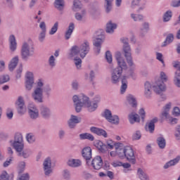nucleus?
<instances>
[{
	"mask_svg": "<svg viewBox=\"0 0 180 180\" xmlns=\"http://www.w3.org/2000/svg\"><path fill=\"white\" fill-rule=\"evenodd\" d=\"M72 101L75 105V110L77 113H79L82 110L83 106L87 108L89 112H95L98 109V105L93 103L89 101V97L84 94H80L79 96L75 95L72 97Z\"/></svg>",
	"mask_w": 180,
	"mask_h": 180,
	"instance_id": "1",
	"label": "nucleus"
},
{
	"mask_svg": "<svg viewBox=\"0 0 180 180\" xmlns=\"http://www.w3.org/2000/svg\"><path fill=\"white\" fill-rule=\"evenodd\" d=\"M115 60H117L118 66L111 73V82L114 84L120 82L122 74H123V70H127V63H126L124 58L122 57V53H115Z\"/></svg>",
	"mask_w": 180,
	"mask_h": 180,
	"instance_id": "2",
	"label": "nucleus"
},
{
	"mask_svg": "<svg viewBox=\"0 0 180 180\" xmlns=\"http://www.w3.org/2000/svg\"><path fill=\"white\" fill-rule=\"evenodd\" d=\"M44 83L41 79H39L37 84V87L34 89L31 94L32 99L37 103H43L44 101L43 100V86Z\"/></svg>",
	"mask_w": 180,
	"mask_h": 180,
	"instance_id": "3",
	"label": "nucleus"
},
{
	"mask_svg": "<svg viewBox=\"0 0 180 180\" xmlns=\"http://www.w3.org/2000/svg\"><path fill=\"white\" fill-rule=\"evenodd\" d=\"M121 41L123 43L124 56L128 65L129 67H134V62H133V58L131 57V48H130V45L129 44V39L122 38L121 39Z\"/></svg>",
	"mask_w": 180,
	"mask_h": 180,
	"instance_id": "4",
	"label": "nucleus"
},
{
	"mask_svg": "<svg viewBox=\"0 0 180 180\" xmlns=\"http://www.w3.org/2000/svg\"><path fill=\"white\" fill-rule=\"evenodd\" d=\"M34 53V48L30 46L27 42H24L22 45L20 50V56L22 60L24 61H27L29 57H32Z\"/></svg>",
	"mask_w": 180,
	"mask_h": 180,
	"instance_id": "5",
	"label": "nucleus"
},
{
	"mask_svg": "<svg viewBox=\"0 0 180 180\" xmlns=\"http://www.w3.org/2000/svg\"><path fill=\"white\" fill-rule=\"evenodd\" d=\"M13 146L14 147L17 153H20V151H23V148H25V145L23 144V136L21 135V134H15Z\"/></svg>",
	"mask_w": 180,
	"mask_h": 180,
	"instance_id": "6",
	"label": "nucleus"
},
{
	"mask_svg": "<svg viewBox=\"0 0 180 180\" xmlns=\"http://www.w3.org/2000/svg\"><path fill=\"white\" fill-rule=\"evenodd\" d=\"M124 157L127 159L129 162L131 164H136V155L134 154V150L133 148H131L129 146H126L125 147V151H124Z\"/></svg>",
	"mask_w": 180,
	"mask_h": 180,
	"instance_id": "7",
	"label": "nucleus"
},
{
	"mask_svg": "<svg viewBox=\"0 0 180 180\" xmlns=\"http://www.w3.org/2000/svg\"><path fill=\"white\" fill-rule=\"evenodd\" d=\"M104 40L105 35L103 32H101L100 34H98L97 37L94 40L93 44L94 47H96V53H97V54L101 53V48Z\"/></svg>",
	"mask_w": 180,
	"mask_h": 180,
	"instance_id": "8",
	"label": "nucleus"
},
{
	"mask_svg": "<svg viewBox=\"0 0 180 180\" xmlns=\"http://www.w3.org/2000/svg\"><path fill=\"white\" fill-rule=\"evenodd\" d=\"M103 116L109 123L112 124H117L119 123V117L117 115H112V112L109 110H105Z\"/></svg>",
	"mask_w": 180,
	"mask_h": 180,
	"instance_id": "9",
	"label": "nucleus"
},
{
	"mask_svg": "<svg viewBox=\"0 0 180 180\" xmlns=\"http://www.w3.org/2000/svg\"><path fill=\"white\" fill-rule=\"evenodd\" d=\"M39 114L42 119H50L51 117V109L45 105H41L39 107Z\"/></svg>",
	"mask_w": 180,
	"mask_h": 180,
	"instance_id": "10",
	"label": "nucleus"
},
{
	"mask_svg": "<svg viewBox=\"0 0 180 180\" xmlns=\"http://www.w3.org/2000/svg\"><path fill=\"white\" fill-rule=\"evenodd\" d=\"M43 168L44 174L46 176H50V174H53V169H51V159L46 158L43 162Z\"/></svg>",
	"mask_w": 180,
	"mask_h": 180,
	"instance_id": "11",
	"label": "nucleus"
},
{
	"mask_svg": "<svg viewBox=\"0 0 180 180\" xmlns=\"http://www.w3.org/2000/svg\"><path fill=\"white\" fill-rule=\"evenodd\" d=\"M79 49L80 50V57L82 58H85L86 54H88V53H89V51L91 50V47L89 46V42L85 40L84 43L80 45Z\"/></svg>",
	"mask_w": 180,
	"mask_h": 180,
	"instance_id": "12",
	"label": "nucleus"
},
{
	"mask_svg": "<svg viewBox=\"0 0 180 180\" xmlns=\"http://www.w3.org/2000/svg\"><path fill=\"white\" fill-rule=\"evenodd\" d=\"M91 167H93L94 169H96L99 171L101 168L103 166V160H102V157L100 155H97L91 161Z\"/></svg>",
	"mask_w": 180,
	"mask_h": 180,
	"instance_id": "13",
	"label": "nucleus"
},
{
	"mask_svg": "<svg viewBox=\"0 0 180 180\" xmlns=\"http://www.w3.org/2000/svg\"><path fill=\"white\" fill-rule=\"evenodd\" d=\"M94 146L98 148V151L102 154H105L106 155H109V152H108V146L101 141L96 140L94 141Z\"/></svg>",
	"mask_w": 180,
	"mask_h": 180,
	"instance_id": "14",
	"label": "nucleus"
},
{
	"mask_svg": "<svg viewBox=\"0 0 180 180\" xmlns=\"http://www.w3.org/2000/svg\"><path fill=\"white\" fill-rule=\"evenodd\" d=\"M33 84H34L33 73L32 72H28L26 74L25 81V88L27 91H32V88H33Z\"/></svg>",
	"mask_w": 180,
	"mask_h": 180,
	"instance_id": "15",
	"label": "nucleus"
},
{
	"mask_svg": "<svg viewBox=\"0 0 180 180\" xmlns=\"http://www.w3.org/2000/svg\"><path fill=\"white\" fill-rule=\"evenodd\" d=\"M28 113L31 119L36 120L39 117V110L33 103H30L28 105Z\"/></svg>",
	"mask_w": 180,
	"mask_h": 180,
	"instance_id": "16",
	"label": "nucleus"
},
{
	"mask_svg": "<svg viewBox=\"0 0 180 180\" xmlns=\"http://www.w3.org/2000/svg\"><path fill=\"white\" fill-rule=\"evenodd\" d=\"M153 91L155 92V94H158V95H161L162 92H165L166 87L165 84H164V82L161 80H158L156 82L155 84L153 86Z\"/></svg>",
	"mask_w": 180,
	"mask_h": 180,
	"instance_id": "17",
	"label": "nucleus"
},
{
	"mask_svg": "<svg viewBox=\"0 0 180 180\" xmlns=\"http://www.w3.org/2000/svg\"><path fill=\"white\" fill-rule=\"evenodd\" d=\"M78 123H81V117L72 115L68 121V124L70 129H75Z\"/></svg>",
	"mask_w": 180,
	"mask_h": 180,
	"instance_id": "18",
	"label": "nucleus"
},
{
	"mask_svg": "<svg viewBox=\"0 0 180 180\" xmlns=\"http://www.w3.org/2000/svg\"><path fill=\"white\" fill-rule=\"evenodd\" d=\"M158 122V117H154L149 122L146 124V131H149V133H154V130H155V123Z\"/></svg>",
	"mask_w": 180,
	"mask_h": 180,
	"instance_id": "19",
	"label": "nucleus"
},
{
	"mask_svg": "<svg viewBox=\"0 0 180 180\" xmlns=\"http://www.w3.org/2000/svg\"><path fill=\"white\" fill-rule=\"evenodd\" d=\"M82 155L86 161H89L92 158V149L91 147L87 146L82 150Z\"/></svg>",
	"mask_w": 180,
	"mask_h": 180,
	"instance_id": "20",
	"label": "nucleus"
},
{
	"mask_svg": "<svg viewBox=\"0 0 180 180\" xmlns=\"http://www.w3.org/2000/svg\"><path fill=\"white\" fill-rule=\"evenodd\" d=\"M90 131H91V133H94V134H97V136H103V137H104L105 139L108 137V133H106V131L101 128L91 127L90 128Z\"/></svg>",
	"mask_w": 180,
	"mask_h": 180,
	"instance_id": "21",
	"label": "nucleus"
},
{
	"mask_svg": "<svg viewBox=\"0 0 180 180\" xmlns=\"http://www.w3.org/2000/svg\"><path fill=\"white\" fill-rule=\"evenodd\" d=\"M171 109V103H169L165 105V108H163V110L160 114V117L162 120L164 119H169V110Z\"/></svg>",
	"mask_w": 180,
	"mask_h": 180,
	"instance_id": "22",
	"label": "nucleus"
},
{
	"mask_svg": "<svg viewBox=\"0 0 180 180\" xmlns=\"http://www.w3.org/2000/svg\"><path fill=\"white\" fill-rule=\"evenodd\" d=\"M67 165L72 168H78L82 165V162L79 159H69Z\"/></svg>",
	"mask_w": 180,
	"mask_h": 180,
	"instance_id": "23",
	"label": "nucleus"
},
{
	"mask_svg": "<svg viewBox=\"0 0 180 180\" xmlns=\"http://www.w3.org/2000/svg\"><path fill=\"white\" fill-rule=\"evenodd\" d=\"M127 79H129V76H126L124 75L122 77V85L120 87V93L122 94H124V92H126V90L127 89V84H129V82H127Z\"/></svg>",
	"mask_w": 180,
	"mask_h": 180,
	"instance_id": "24",
	"label": "nucleus"
},
{
	"mask_svg": "<svg viewBox=\"0 0 180 180\" xmlns=\"http://www.w3.org/2000/svg\"><path fill=\"white\" fill-rule=\"evenodd\" d=\"M129 121L131 124H134V123H140V115L136 112H131L129 115Z\"/></svg>",
	"mask_w": 180,
	"mask_h": 180,
	"instance_id": "25",
	"label": "nucleus"
},
{
	"mask_svg": "<svg viewBox=\"0 0 180 180\" xmlns=\"http://www.w3.org/2000/svg\"><path fill=\"white\" fill-rule=\"evenodd\" d=\"M116 154H117L121 158L124 157L125 148H123V144L118 143L115 144Z\"/></svg>",
	"mask_w": 180,
	"mask_h": 180,
	"instance_id": "26",
	"label": "nucleus"
},
{
	"mask_svg": "<svg viewBox=\"0 0 180 180\" xmlns=\"http://www.w3.org/2000/svg\"><path fill=\"white\" fill-rule=\"evenodd\" d=\"M9 43L11 51H16V49L18 48V43H16V38L15 37V35H11L9 37Z\"/></svg>",
	"mask_w": 180,
	"mask_h": 180,
	"instance_id": "27",
	"label": "nucleus"
},
{
	"mask_svg": "<svg viewBox=\"0 0 180 180\" xmlns=\"http://www.w3.org/2000/svg\"><path fill=\"white\" fill-rule=\"evenodd\" d=\"M145 96L146 98H150L151 94H153V86L150 82H146L145 83Z\"/></svg>",
	"mask_w": 180,
	"mask_h": 180,
	"instance_id": "28",
	"label": "nucleus"
},
{
	"mask_svg": "<svg viewBox=\"0 0 180 180\" xmlns=\"http://www.w3.org/2000/svg\"><path fill=\"white\" fill-rule=\"evenodd\" d=\"M81 56V51L79 49V47L78 46H74L71 48L70 52L69 53V58H72L73 57H75V56Z\"/></svg>",
	"mask_w": 180,
	"mask_h": 180,
	"instance_id": "29",
	"label": "nucleus"
},
{
	"mask_svg": "<svg viewBox=\"0 0 180 180\" xmlns=\"http://www.w3.org/2000/svg\"><path fill=\"white\" fill-rule=\"evenodd\" d=\"M74 29H75V25L73 22H70L68 29L65 34V40H69L71 37V34H72V32H74Z\"/></svg>",
	"mask_w": 180,
	"mask_h": 180,
	"instance_id": "30",
	"label": "nucleus"
},
{
	"mask_svg": "<svg viewBox=\"0 0 180 180\" xmlns=\"http://www.w3.org/2000/svg\"><path fill=\"white\" fill-rule=\"evenodd\" d=\"M180 157L177 156L174 159L167 162L163 167L165 169H168L169 167H174V165H176L179 162Z\"/></svg>",
	"mask_w": 180,
	"mask_h": 180,
	"instance_id": "31",
	"label": "nucleus"
},
{
	"mask_svg": "<svg viewBox=\"0 0 180 180\" xmlns=\"http://www.w3.org/2000/svg\"><path fill=\"white\" fill-rule=\"evenodd\" d=\"M53 5L54 8L58 11H63L65 6V1L64 0H55Z\"/></svg>",
	"mask_w": 180,
	"mask_h": 180,
	"instance_id": "32",
	"label": "nucleus"
},
{
	"mask_svg": "<svg viewBox=\"0 0 180 180\" xmlns=\"http://www.w3.org/2000/svg\"><path fill=\"white\" fill-rule=\"evenodd\" d=\"M19 63V57L15 56L12 58L10 64L8 65V70L9 71H13L15 68H16V66L18 65V63Z\"/></svg>",
	"mask_w": 180,
	"mask_h": 180,
	"instance_id": "33",
	"label": "nucleus"
},
{
	"mask_svg": "<svg viewBox=\"0 0 180 180\" xmlns=\"http://www.w3.org/2000/svg\"><path fill=\"white\" fill-rule=\"evenodd\" d=\"M117 27V25L116 23L112 22V21H109L106 25V32L107 33H113L115 32V29Z\"/></svg>",
	"mask_w": 180,
	"mask_h": 180,
	"instance_id": "34",
	"label": "nucleus"
},
{
	"mask_svg": "<svg viewBox=\"0 0 180 180\" xmlns=\"http://www.w3.org/2000/svg\"><path fill=\"white\" fill-rule=\"evenodd\" d=\"M79 139L80 140H89V141H94L95 140L94 135L89 133L80 134Z\"/></svg>",
	"mask_w": 180,
	"mask_h": 180,
	"instance_id": "35",
	"label": "nucleus"
},
{
	"mask_svg": "<svg viewBox=\"0 0 180 180\" xmlns=\"http://www.w3.org/2000/svg\"><path fill=\"white\" fill-rule=\"evenodd\" d=\"M127 101L129 102V105L132 106V108H136L137 106V101H136V98L134 96L129 94L127 96Z\"/></svg>",
	"mask_w": 180,
	"mask_h": 180,
	"instance_id": "36",
	"label": "nucleus"
},
{
	"mask_svg": "<svg viewBox=\"0 0 180 180\" xmlns=\"http://www.w3.org/2000/svg\"><path fill=\"white\" fill-rule=\"evenodd\" d=\"M137 175L141 180H150L148 176L146 174V172L143 171L141 168L138 169Z\"/></svg>",
	"mask_w": 180,
	"mask_h": 180,
	"instance_id": "37",
	"label": "nucleus"
},
{
	"mask_svg": "<svg viewBox=\"0 0 180 180\" xmlns=\"http://www.w3.org/2000/svg\"><path fill=\"white\" fill-rule=\"evenodd\" d=\"M157 143L160 148L162 150L165 148V146H167V141L164 137L160 136L157 139Z\"/></svg>",
	"mask_w": 180,
	"mask_h": 180,
	"instance_id": "38",
	"label": "nucleus"
},
{
	"mask_svg": "<svg viewBox=\"0 0 180 180\" xmlns=\"http://www.w3.org/2000/svg\"><path fill=\"white\" fill-rule=\"evenodd\" d=\"M0 180H13V175H9L6 171H3L0 174Z\"/></svg>",
	"mask_w": 180,
	"mask_h": 180,
	"instance_id": "39",
	"label": "nucleus"
},
{
	"mask_svg": "<svg viewBox=\"0 0 180 180\" xmlns=\"http://www.w3.org/2000/svg\"><path fill=\"white\" fill-rule=\"evenodd\" d=\"M172 18V11L171 10H168L167 11H166L162 17L163 19V22H169V20H171V19Z\"/></svg>",
	"mask_w": 180,
	"mask_h": 180,
	"instance_id": "40",
	"label": "nucleus"
},
{
	"mask_svg": "<svg viewBox=\"0 0 180 180\" xmlns=\"http://www.w3.org/2000/svg\"><path fill=\"white\" fill-rule=\"evenodd\" d=\"M174 41V34H169L165 41L163 42L162 47H165L166 46H168V44H170V43H172Z\"/></svg>",
	"mask_w": 180,
	"mask_h": 180,
	"instance_id": "41",
	"label": "nucleus"
},
{
	"mask_svg": "<svg viewBox=\"0 0 180 180\" xmlns=\"http://www.w3.org/2000/svg\"><path fill=\"white\" fill-rule=\"evenodd\" d=\"M79 9H82V4L81 3V1L79 0H74L72 11L76 12V11H78Z\"/></svg>",
	"mask_w": 180,
	"mask_h": 180,
	"instance_id": "42",
	"label": "nucleus"
},
{
	"mask_svg": "<svg viewBox=\"0 0 180 180\" xmlns=\"http://www.w3.org/2000/svg\"><path fill=\"white\" fill-rule=\"evenodd\" d=\"M174 82L177 88H180V73H178V72H175Z\"/></svg>",
	"mask_w": 180,
	"mask_h": 180,
	"instance_id": "43",
	"label": "nucleus"
},
{
	"mask_svg": "<svg viewBox=\"0 0 180 180\" xmlns=\"http://www.w3.org/2000/svg\"><path fill=\"white\" fill-rule=\"evenodd\" d=\"M58 30V22L57 21L54 23L51 30L49 31V34H51V36H53V34H56V33H57Z\"/></svg>",
	"mask_w": 180,
	"mask_h": 180,
	"instance_id": "44",
	"label": "nucleus"
},
{
	"mask_svg": "<svg viewBox=\"0 0 180 180\" xmlns=\"http://www.w3.org/2000/svg\"><path fill=\"white\" fill-rule=\"evenodd\" d=\"M48 64L51 68L56 67V58H54V56L52 55L49 57Z\"/></svg>",
	"mask_w": 180,
	"mask_h": 180,
	"instance_id": "45",
	"label": "nucleus"
},
{
	"mask_svg": "<svg viewBox=\"0 0 180 180\" xmlns=\"http://www.w3.org/2000/svg\"><path fill=\"white\" fill-rule=\"evenodd\" d=\"M11 77H9L8 75H3L0 77V85L2 84H5L6 82H9Z\"/></svg>",
	"mask_w": 180,
	"mask_h": 180,
	"instance_id": "46",
	"label": "nucleus"
},
{
	"mask_svg": "<svg viewBox=\"0 0 180 180\" xmlns=\"http://www.w3.org/2000/svg\"><path fill=\"white\" fill-rule=\"evenodd\" d=\"M105 11L107 13H109L112 11V2L113 0H105Z\"/></svg>",
	"mask_w": 180,
	"mask_h": 180,
	"instance_id": "47",
	"label": "nucleus"
},
{
	"mask_svg": "<svg viewBox=\"0 0 180 180\" xmlns=\"http://www.w3.org/2000/svg\"><path fill=\"white\" fill-rule=\"evenodd\" d=\"M75 65H76V68L77 70H80L81 67L82 65V60L81 58L76 57L74 58Z\"/></svg>",
	"mask_w": 180,
	"mask_h": 180,
	"instance_id": "48",
	"label": "nucleus"
},
{
	"mask_svg": "<svg viewBox=\"0 0 180 180\" xmlns=\"http://www.w3.org/2000/svg\"><path fill=\"white\" fill-rule=\"evenodd\" d=\"M26 139L28 143L30 144H32V143H34L36 141V137H34L33 134H28L26 136Z\"/></svg>",
	"mask_w": 180,
	"mask_h": 180,
	"instance_id": "49",
	"label": "nucleus"
},
{
	"mask_svg": "<svg viewBox=\"0 0 180 180\" xmlns=\"http://www.w3.org/2000/svg\"><path fill=\"white\" fill-rule=\"evenodd\" d=\"M15 105H16L17 108H19L20 106H25V100H23V97L19 96L15 103Z\"/></svg>",
	"mask_w": 180,
	"mask_h": 180,
	"instance_id": "50",
	"label": "nucleus"
},
{
	"mask_svg": "<svg viewBox=\"0 0 180 180\" xmlns=\"http://www.w3.org/2000/svg\"><path fill=\"white\" fill-rule=\"evenodd\" d=\"M131 17L134 19V22H139L140 20H143V15H136V14H131Z\"/></svg>",
	"mask_w": 180,
	"mask_h": 180,
	"instance_id": "51",
	"label": "nucleus"
},
{
	"mask_svg": "<svg viewBox=\"0 0 180 180\" xmlns=\"http://www.w3.org/2000/svg\"><path fill=\"white\" fill-rule=\"evenodd\" d=\"M18 115H25L26 113V105L16 107Z\"/></svg>",
	"mask_w": 180,
	"mask_h": 180,
	"instance_id": "52",
	"label": "nucleus"
},
{
	"mask_svg": "<svg viewBox=\"0 0 180 180\" xmlns=\"http://www.w3.org/2000/svg\"><path fill=\"white\" fill-rule=\"evenodd\" d=\"M42 89L43 92H45L46 96H49L50 94H51V87L50 86V85H46L45 86H44V88H42Z\"/></svg>",
	"mask_w": 180,
	"mask_h": 180,
	"instance_id": "53",
	"label": "nucleus"
},
{
	"mask_svg": "<svg viewBox=\"0 0 180 180\" xmlns=\"http://www.w3.org/2000/svg\"><path fill=\"white\" fill-rule=\"evenodd\" d=\"M18 153V155L20 157H23V158H29V157L30 156V153L27 150H23L22 152L20 151Z\"/></svg>",
	"mask_w": 180,
	"mask_h": 180,
	"instance_id": "54",
	"label": "nucleus"
},
{
	"mask_svg": "<svg viewBox=\"0 0 180 180\" xmlns=\"http://www.w3.org/2000/svg\"><path fill=\"white\" fill-rule=\"evenodd\" d=\"M17 180H30V175H29V173H25L22 175H20Z\"/></svg>",
	"mask_w": 180,
	"mask_h": 180,
	"instance_id": "55",
	"label": "nucleus"
},
{
	"mask_svg": "<svg viewBox=\"0 0 180 180\" xmlns=\"http://www.w3.org/2000/svg\"><path fill=\"white\" fill-rule=\"evenodd\" d=\"M141 139V132L136 131L132 136L133 140H140Z\"/></svg>",
	"mask_w": 180,
	"mask_h": 180,
	"instance_id": "56",
	"label": "nucleus"
},
{
	"mask_svg": "<svg viewBox=\"0 0 180 180\" xmlns=\"http://www.w3.org/2000/svg\"><path fill=\"white\" fill-rule=\"evenodd\" d=\"M105 59L107 60L108 63H109V64L112 63V53H110V51H107L105 52Z\"/></svg>",
	"mask_w": 180,
	"mask_h": 180,
	"instance_id": "57",
	"label": "nucleus"
},
{
	"mask_svg": "<svg viewBox=\"0 0 180 180\" xmlns=\"http://www.w3.org/2000/svg\"><path fill=\"white\" fill-rule=\"evenodd\" d=\"M63 176L65 179L68 180L71 176V174L70 173L68 169H65L63 172Z\"/></svg>",
	"mask_w": 180,
	"mask_h": 180,
	"instance_id": "58",
	"label": "nucleus"
},
{
	"mask_svg": "<svg viewBox=\"0 0 180 180\" xmlns=\"http://www.w3.org/2000/svg\"><path fill=\"white\" fill-rule=\"evenodd\" d=\"M26 167V163L25 162H20L19 165H18V168H19V174H22V172H23V171H25V168Z\"/></svg>",
	"mask_w": 180,
	"mask_h": 180,
	"instance_id": "59",
	"label": "nucleus"
},
{
	"mask_svg": "<svg viewBox=\"0 0 180 180\" xmlns=\"http://www.w3.org/2000/svg\"><path fill=\"white\" fill-rule=\"evenodd\" d=\"M156 58L158 61H160L163 65H165V63L164 62V59H162V53H156Z\"/></svg>",
	"mask_w": 180,
	"mask_h": 180,
	"instance_id": "60",
	"label": "nucleus"
},
{
	"mask_svg": "<svg viewBox=\"0 0 180 180\" xmlns=\"http://www.w3.org/2000/svg\"><path fill=\"white\" fill-rule=\"evenodd\" d=\"M139 113L141 116L142 122H144V119H146V111L143 108H141L139 111Z\"/></svg>",
	"mask_w": 180,
	"mask_h": 180,
	"instance_id": "61",
	"label": "nucleus"
},
{
	"mask_svg": "<svg viewBox=\"0 0 180 180\" xmlns=\"http://www.w3.org/2000/svg\"><path fill=\"white\" fill-rule=\"evenodd\" d=\"M44 39H46V32H41L39 35V41L41 43H43V41H44Z\"/></svg>",
	"mask_w": 180,
	"mask_h": 180,
	"instance_id": "62",
	"label": "nucleus"
},
{
	"mask_svg": "<svg viewBox=\"0 0 180 180\" xmlns=\"http://www.w3.org/2000/svg\"><path fill=\"white\" fill-rule=\"evenodd\" d=\"M175 137L176 140H180V125L177 126L176 129Z\"/></svg>",
	"mask_w": 180,
	"mask_h": 180,
	"instance_id": "63",
	"label": "nucleus"
},
{
	"mask_svg": "<svg viewBox=\"0 0 180 180\" xmlns=\"http://www.w3.org/2000/svg\"><path fill=\"white\" fill-rule=\"evenodd\" d=\"M173 115L174 116H180V109L178 107H175L173 110Z\"/></svg>",
	"mask_w": 180,
	"mask_h": 180,
	"instance_id": "64",
	"label": "nucleus"
}]
</instances>
